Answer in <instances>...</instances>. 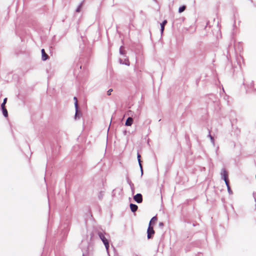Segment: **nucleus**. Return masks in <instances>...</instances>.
<instances>
[{"instance_id": "nucleus-1", "label": "nucleus", "mask_w": 256, "mask_h": 256, "mask_svg": "<svg viewBox=\"0 0 256 256\" xmlns=\"http://www.w3.org/2000/svg\"><path fill=\"white\" fill-rule=\"evenodd\" d=\"M98 236L104 244L106 250H108L109 248V242L108 240L106 238L104 234L102 232H99Z\"/></svg>"}, {"instance_id": "nucleus-2", "label": "nucleus", "mask_w": 256, "mask_h": 256, "mask_svg": "<svg viewBox=\"0 0 256 256\" xmlns=\"http://www.w3.org/2000/svg\"><path fill=\"white\" fill-rule=\"evenodd\" d=\"M154 230L153 226H148V230H147V234H148V238L150 239L152 238L153 235L154 234Z\"/></svg>"}, {"instance_id": "nucleus-3", "label": "nucleus", "mask_w": 256, "mask_h": 256, "mask_svg": "<svg viewBox=\"0 0 256 256\" xmlns=\"http://www.w3.org/2000/svg\"><path fill=\"white\" fill-rule=\"evenodd\" d=\"M134 199L137 202L140 203L142 201V195L140 194H138L136 196H134Z\"/></svg>"}, {"instance_id": "nucleus-4", "label": "nucleus", "mask_w": 256, "mask_h": 256, "mask_svg": "<svg viewBox=\"0 0 256 256\" xmlns=\"http://www.w3.org/2000/svg\"><path fill=\"white\" fill-rule=\"evenodd\" d=\"M224 180L225 181V182L226 186L228 187V174L226 170L224 171V173L222 174Z\"/></svg>"}, {"instance_id": "nucleus-5", "label": "nucleus", "mask_w": 256, "mask_h": 256, "mask_svg": "<svg viewBox=\"0 0 256 256\" xmlns=\"http://www.w3.org/2000/svg\"><path fill=\"white\" fill-rule=\"evenodd\" d=\"M42 60H46L48 58V56L46 53L44 49L42 50Z\"/></svg>"}, {"instance_id": "nucleus-6", "label": "nucleus", "mask_w": 256, "mask_h": 256, "mask_svg": "<svg viewBox=\"0 0 256 256\" xmlns=\"http://www.w3.org/2000/svg\"><path fill=\"white\" fill-rule=\"evenodd\" d=\"M158 220L156 216H154L150 222L149 226H153L155 224Z\"/></svg>"}, {"instance_id": "nucleus-7", "label": "nucleus", "mask_w": 256, "mask_h": 256, "mask_svg": "<svg viewBox=\"0 0 256 256\" xmlns=\"http://www.w3.org/2000/svg\"><path fill=\"white\" fill-rule=\"evenodd\" d=\"M132 122H133V119L131 117H129L127 118L125 124H126V126H132Z\"/></svg>"}, {"instance_id": "nucleus-8", "label": "nucleus", "mask_w": 256, "mask_h": 256, "mask_svg": "<svg viewBox=\"0 0 256 256\" xmlns=\"http://www.w3.org/2000/svg\"><path fill=\"white\" fill-rule=\"evenodd\" d=\"M130 208L132 212H135L137 210L138 207L136 204H130Z\"/></svg>"}, {"instance_id": "nucleus-9", "label": "nucleus", "mask_w": 256, "mask_h": 256, "mask_svg": "<svg viewBox=\"0 0 256 256\" xmlns=\"http://www.w3.org/2000/svg\"><path fill=\"white\" fill-rule=\"evenodd\" d=\"M74 100L75 101V102H74V106H75V107H76V113L75 116L76 117V116H77V113H78V104L77 98L76 97H74Z\"/></svg>"}, {"instance_id": "nucleus-10", "label": "nucleus", "mask_w": 256, "mask_h": 256, "mask_svg": "<svg viewBox=\"0 0 256 256\" xmlns=\"http://www.w3.org/2000/svg\"><path fill=\"white\" fill-rule=\"evenodd\" d=\"M3 114L4 116L7 117L8 116V112L6 108H2Z\"/></svg>"}, {"instance_id": "nucleus-11", "label": "nucleus", "mask_w": 256, "mask_h": 256, "mask_svg": "<svg viewBox=\"0 0 256 256\" xmlns=\"http://www.w3.org/2000/svg\"><path fill=\"white\" fill-rule=\"evenodd\" d=\"M186 6H181V7H180V8H179V9H178V12H179L180 13H181V12H183L186 10Z\"/></svg>"}, {"instance_id": "nucleus-12", "label": "nucleus", "mask_w": 256, "mask_h": 256, "mask_svg": "<svg viewBox=\"0 0 256 256\" xmlns=\"http://www.w3.org/2000/svg\"><path fill=\"white\" fill-rule=\"evenodd\" d=\"M138 162H139V164L140 166V168H142V164H141V160H140V155L139 154H138Z\"/></svg>"}, {"instance_id": "nucleus-13", "label": "nucleus", "mask_w": 256, "mask_h": 256, "mask_svg": "<svg viewBox=\"0 0 256 256\" xmlns=\"http://www.w3.org/2000/svg\"><path fill=\"white\" fill-rule=\"evenodd\" d=\"M6 102H7V98H4V102L1 106L2 108H5V104L6 103Z\"/></svg>"}, {"instance_id": "nucleus-14", "label": "nucleus", "mask_w": 256, "mask_h": 256, "mask_svg": "<svg viewBox=\"0 0 256 256\" xmlns=\"http://www.w3.org/2000/svg\"><path fill=\"white\" fill-rule=\"evenodd\" d=\"M113 91L112 89V88H110V89L108 91V96H110L111 94V92Z\"/></svg>"}, {"instance_id": "nucleus-15", "label": "nucleus", "mask_w": 256, "mask_h": 256, "mask_svg": "<svg viewBox=\"0 0 256 256\" xmlns=\"http://www.w3.org/2000/svg\"><path fill=\"white\" fill-rule=\"evenodd\" d=\"M160 25H161V32H162V33L164 30L165 26L162 25V24H161Z\"/></svg>"}, {"instance_id": "nucleus-16", "label": "nucleus", "mask_w": 256, "mask_h": 256, "mask_svg": "<svg viewBox=\"0 0 256 256\" xmlns=\"http://www.w3.org/2000/svg\"><path fill=\"white\" fill-rule=\"evenodd\" d=\"M167 24V20H164L162 22V25H164L165 26L166 24Z\"/></svg>"}, {"instance_id": "nucleus-17", "label": "nucleus", "mask_w": 256, "mask_h": 256, "mask_svg": "<svg viewBox=\"0 0 256 256\" xmlns=\"http://www.w3.org/2000/svg\"><path fill=\"white\" fill-rule=\"evenodd\" d=\"M159 224H160V226H164V224H163V223H162V222H160V223Z\"/></svg>"}]
</instances>
